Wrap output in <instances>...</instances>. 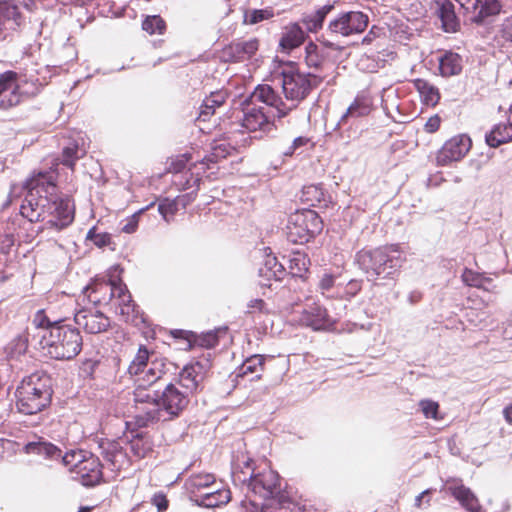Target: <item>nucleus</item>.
I'll return each mask as SVG.
<instances>
[{
	"label": "nucleus",
	"mask_w": 512,
	"mask_h": 512,
	"mask_svg": "<svg viewBox=\"0 0 512 512\" xmlns=\"http://www.w3.org/2000/svg\"><path fill=\"white\" fill-rule=\"evenodd\" d=\"M472 141L465 134L457 135L447 140L436 156L438 166H447L460 161L471 149Z\"/></svg>",
	"instance_id": "4468645a"
},
{
	"label": "nucleus",
	"mask_w": 512,
	"mask_h": 512,
	"mask_svg": "<svg viewBox=\"0 0 512 512\" xmlns=\"http://www.w3.org/2000/svg\"><path fill=\"white\" fill-rule=\"evenodd\" d=\"M371 111V101L364 95H358L342 115L338 122V126H343L350 118H358L366 116Z\"/></svg>",
	"instance_id": "c85d7f7f"
},
{
	"label": "nucleus",
	"mask_w": 512,
	"mask_h": 512,
	"mask_svg": "<svg viewBox=\"0 0 512 512\" xmlns=\"http://www.w3.org/2000/svg\"><path fill=\"white\" fill-rule=\"evenodd\" d=\"M33 325L36 329H39L38 337L44 333V331H47L50 329L52 325H60L58 322H51L45 315L44 311L40 310L36 313L33 319Z\"/></svg>",
	"instance_id": "49530a36"
},
{
	"label": "nucleus",
	"mask_w": 512,
	"mask_h": 512,
	"mask_svg": "<svg viewBox=\"0 0 512 512\" xmlns=\"http://www.w3.org/2000/svg\"><path fill=\"white\" fill-rule=\"evenodd\" d=\"M0 108L8 109L16 106L21 101L18 92L17 74L13 71H6L0 75Z\"/></svg>",
	"instance_id": "412c9836"
},
{
	"label": "nucleus",
	"mask_w": 512,
	"mask_h": 512,
	"mask_svg": "<svg viewBox=\"0 0 512 512\" xmlns=\"http://www.w3.org/2000/svg\"><path fill=\"white\" fill-rule=\"evenodd\" d=\"M369 24V17L362 11L341 12L331 19L327 32L335 37H349L363 33Z\"/></svg>",
	"instance_id": "9b49d317"
},
{
	"label": "nucleus",
	"mask_w": 512,
	"mask_h": 512,
	"mask_svg": "<svg viewBox=\"0 0 512 512\" xmlns=\"http://www.w3.org/2000/svg\"><path fill=\"white\" fill-rule=\"evenodd\" d=\"M436 7L443 30L447 33L457 32L460 28V21L455 13L453 3L450 0H437Z\"/></svg>",
	"instance_id": "a878e982"
},
{
	"label": "nucleus",
	"mask_w": 512,
	"mask_h": 512,
	"mask_svg": "<svg viewBox=\"0 0 512 512\" xmlns=\"http://www.w3.org/2000/svg\"><path fill=\"white\" fill-rule=\"evenodd\" d=\"M486 143L492 147L497 148L504 143L512 140V124L501 123L495 125L492 130L485 136Z\"/></svg>",
	"instance_id": "2f4dec72"
},
{
	"label": "nucleus",
	"mask_w": 512,
	"mask_h": 512,
	"mask_svg": "<svg viewBox=\"0 0 512 512\" xmlns=\"http://www.w3.org/2000/svg\"><path fill=\"white\" fill-rule=\"evenodd\" d=\"M210 368L207 359L186 365L180 372L179 385L188 394L196 392Z\"/></svg>",
	"instance_id": "a211bd4d"
},
{
	"label": "nucleus",
	"mask_w": 512,
	"mask_h": 512,
	"mask_svg": "<svg viewBox=\"0 0 512 512\" xmlns=\"http://www.w3.org/2000/svg\"><path fill=\"white\" fill-rule=\"evenodd\" d=\"M248 314H268L270 312V309L267 305V303L259 298L251 299L247 303V311Z\"/></svg>",
	"instance_id": "09e8293b"
},
{
	"label": "nucleus",
	"mask_w": 512,
	"mask_h": 512,
	"mask_svg": "<svg viewBox=\"0 0 512 512\" xmlns=\"http://www.w3.org/2000/svg\"><path fill=\"white\" fill-rule=\"evenodd\" d=\"M119 280L120 279H95L83 289L84 297L95 305L111 304L116 295Z\"/></svg>",
	"instance_id": "f3484780"
},
{
	"label": "nucleus",
	"mask_w": 512,
	"mask_h": 512,
	"mask_svg": "<svg viewBox=\"0 0 512 512\" xmlns=\"http://www.w3.org/2000/svg\"><path fill=\"white\" fill-rule=\"evenodd\" d=\"M348 287L351 289V295H355L360 290V285L357 281H350Z\"/></svg>",
	"instance_id": "774afa93"
},
{
	"label": "nucleus",
	"mask_w": 512,
	"mask_h": 512,
	"mask_svg": "<svg viewBox=\"0 0 512 512\" xmlns=\"http://www.w3.org/2000/svg\"><path fill=\"white\" fill-rule=\"evenodd\" d=\"M448 491L469 512H482V506L475 494L464 485L449 486Z\"/></svg>",
	"instance_id": "cd10ccee"
},
{
	"label": "nucleus",
	"mask_w": 512,
	"mask_h": 512,
	"mask_svg": "<svg viewBox=\"0 0 512 512\" xmlns=\"http://www.w3.org/2000/svg\"><path fill=\"white\" fill-rule=\"evenodd\" d=\"M215 482V477L212 474L209 473H200L195 474L189 477V479L186 482V488L194 497V500L196 498H199V495L201 493L206 492L205 490L208 489L212 484Z\"/></svg>",
	"instance_id": "473e14b6"
},
{
	"label": "nucleus",
	"mask_w": 512,
	"mask_h": 512,
	"mask_svg": "<svg viewBox=\"0 0 512 512\" xmlns=\"http://www.w3.org/2000/svg\"><path fill=\"white\" fill-rule=\"evenodd\" d=\"M76 474L84 486H93L98 484L102 478L99 458L88 452L76 469Z\"/></svg>",
	"instance_id": "b1692460"
},
{
	"label": "nucleus",
	"mask_w": 512,
	"mask_h": 512,
	"mask_svg": "<svg viewBox=\"0 0 512 512\" xmlns=\"http://www.w3.org/2000/svg\"><path fill=\"white\" fill-rule=\"evenodd\" d=\"M138 213L133 214L124 220L121 231L127 234L134 233L138 227Z\"/></svg>",
	"instance_id": "6e6d98bb"
},
{
	"label": "nucleus",
	"mask_w": 512,
	"mask_h": 512,
	"mask_svg": "<svg viewBox=\"0 0 512 512\" xmlns=\"http://www.w3.org/2000/svg\"><path fill=\"white\" fill-rule=\"evenodd\" d=\"M356 262L367 279L375 281L378 278H392L404 262V257L398 245H391L375 250H361L356 255Z\"/></svg>",
	"instance_id": "423d86ee"
},
{
	"label": "nucleus",
	"mask_w": 512,
	"mask_h": 512,
	"mask_svg": "<svg viewBox=\"0 0 512 512\" xmlns=\"http://www.w3.org/2000/svg\"><path fill=\"white\" fill-rule=\"evenodd\" d=\"M306 37V31L303 30L300 23H289L283 28L279 45L283 51L290 52L302 45Z\"/></svg>",
	"instance_id": "393cba45"
},
{
	"label": "nucleus",
	"mask_w": 512,
	"mask_h": 512,
	"mask_svg": "<svg viewBox=\"0 0 512 512\" xmlns=\"http://www.w3.org/2000/svg\"><path fill=\"white\" fill-rule=\"evenodd\" d=\"M251 101L265 104L269 108L266 111L275 115V118L279 120L292 110V107H288V103L284 102L278 92L269 84L258 85L251 95Z\"/></svg>",
	"instance_id": "ddd939ff"
},
{
	"label": "nucleus",
	"mask_w": 512,
	"mask_h": 512,
	"mask_svg": "<svg viewBox=\"0 0 512 512\" xmlns=\"http://www.w3.org/2000/svg\"><path fill=\"white\" fill-rule=\"evenodd\" d=\"M462 281L471 287L484 288L485 282H490L489 278H486L483 274L475 272L471 269H464L462 273Z\"/></svg>",
	"instance_id": "37998d69"
},
{
	"label": "nucleus",
	"mask_w": 512,
	"mask_h": 512,
	"mask_svg": "<svg viewBox=\"0 0 512 512\" xmlns=\"http://www.w3.org/2000/svg\"><path fill=\"white\" fill-rule=\"evenodd\" d=\"M264 357L262 355H253L247 358L239 367V376H251L250 380L261 378L263 371Z\"/></svg>",
	"instance_id": "f704fd0d"
},
{
	"label": "nucleus",
	"mask_w": 512,
	"mask_h": 512,
	"mask_svg": "<svg viewBox=\"0 0 512 512\" xmlns=\"http://www.w3.org/2000/svg\"><path fill=\"white\" fill-rule=\"evenodd\" d=\"M305 61L308 67L318 69L325 62V55L323 49L319 48L313 42H310L305 47Z\"/></svg>",
	"instance_id": "e433bc0d"
},
{
	"label": "nucleus",
	"mask_w": 512,
	"mask_h": 512,
	"mask_svg": "<svg viewBox=\"0 0 512 512\" xmlns=\"http://www.w3.org/2000/svg\"><path fill=\"white\" fill-rule=\"evenodd\" d=\"M216 108L208 106L206 103V99L203 100L202 105L200 106L199 118L202 121H207L214 113Z\"/></svg>",
	"instance_id": "13d9d810"
},
{
	"label": "nucleus",
	"mask_w": 512,
	"mask_h": 512,
	"mask_svg": "<svg viewBox=\"0 0 512 512\" xmlns=\"http://www.w3.org/2000/svg\"><path fill=\"white\" fill-rule=\"evenodd\" d=\"M75 323L89 334L105 332L110 326L109 318L95 308H81L74 314Z\"/></svg>",
	"instance_id": "dca6fc26"
},
{
	"label": "nucleus",
	"mask_w": 512,
	"mask_h": 512,
	"mask_svg": "<svg viewBox=\"0 0 512 512\" xmlns=\"http://www.w3.org/2000/svg\"><path fill=\"white\" fill-rule=\"evenodd\" d=\"M87 238L98 247H103L110 243V236L106 233H97L95 228L89 230Z\"/></svg>",
	"instance_id": "603ef678"
},
{
	"label": "nucleus",
	"mask_w": 512,
	"mask_h": 512,
	"mask_svg": "<svg viewBox=\"0 0 512 512\" xmlns=\"http://www.w3.org/2000/svg\"><path fill=\"white\" fill-rule=\"evenodd\" d=\"M83 339L78 328L52 325L40 336L39 346L44 355L56 360H71L82 349Z\"/></svg>",
	"instance_id": "39448f33"
},
{
	"label": "nucleus",
	"mask_w": 512,
	"mask_h": 512,
	"mask_svg": "<svg viewBox=\"0 0 512 512\" xmlns=\"http://www.w3.org/2000/svg\"><path fill=\"white\" fill-rule=\"evenodd\" d=\"M414 87L419 92L422 101L428 106H435L440 100V93L437 87L424 79H416Z\"/></svg>",
	"instance_id": "c9c22d12"
},
{
	"label": "nucleus",
	"mask_w": 512,
	"mask_h": 512,
	"mask_svg": "<svg viewBox=\"0 0 512 512\" xmlns=\"http://www.w3.org/2000/svg\"><path fill=\"white\" fill-rule=\"evenodd\" d=\"M251 465L252 459L250 458L243 460V466L237 463L234 469H240V471H234V477L243 483L248 481L249 489L262 498L266 499L278 494L280 491L279 475L271 469H265L255 474Z\"/></svg>",
	"instance_id": "6e6552de"
},
{
	"label": "nucleus",
	"mask_w": 512,
	"mask_h": 512,
	"mask_svg": "<svg viewBox=\"0 0 512 512\" xmlns=\"http://www.w3.org/2000/svg\"><path fill=\"white\" fill-rule=\"evenodd\" d=\"M299 321L302 325L310 327L313 330H326L331 328L334 324L327 310L318 304H313L305 308L301 313Z\"/></svg>",
	"instance_id": "aec40b11"
},
{
	"label": "nucleus",
	"mask_w": 512,
	"mask_h": 512,
	"mask_svg": "<svg viewBox=\"0 0 512 512\" xmlns=\"http://www.w3.org/2000/svg\"><path fill=\"white\" fill-rule=\"evenodd\" d=\"M321 230L322 220L315 211H297L288 219L286 236L291 243L304 244Z\"/></svg>",
	"instance_id": "1a4fd4ad"
},
{
	"label": "nucleus",
	"mask_w": 512,
	"mask_h": 512,
	"mask_svg": "<svg viewBox=\"0 0 512 512\" xmlns=\"http://www.w3.org/2000/svg\"><path fill=\"white\" fill-rule=\"evenodd\" d=\"M229 149V146L224 143L214 146L211 154L203 158L200 162L201 169L205 170L206 168H209V163H215L220 159L225 158L229 154Z\"/></svg>",
	"instance_id": "79ce46f5"
},
{
	"label": "nucleus",
	"mask_w": 512,
	"mask_h": 512,
	"mask_svg": "<svg viewBox=\"0 0 512 512\" xmlns=\"http://www.w3.org/2000/svg\"><path fill=\"white\" fill-rule=\"evenodd\" d=\"M288 262L289 273L294 277H302L303 274L308 270L309 260L303 253H293Z\"/></svg>",
	"instance_id": "4c0bfd02"
},
{
	"label": "nucleus",
	"mask_w": 512,
	"mask_h": 512,
	"mask_svg": "<svg viewBox=\"0 0 512 512\" xmlns=\"http://www.w3.org/2000/svg\"><path fill=\"white\" fill-rule=\"evenodd\" d=\"M231 499V493L228 489H217L201 493L199 498L195 499L197 505L206 508H215L226 505Z\"/></svg>",
	"instance_id": "c756f323"
},
{
	"label": "nucleus",
	"mask_w": 512,
	"mask_h": 512,
	"mask_svg": "<svg viewBox=\"0 0 512 512\" xmlns=\"http://www.w3.org/2000/svg\"><path fill=\"white\" fill-rule=\"evenodd\" d=\"M439 72L443 77L459 75L463 68L462 57L455 52L445 51L438 57Z\"/></svg>",
	"instance_id": "bb28decb"
},
{
	"label": "nucleus",
	"mask_w": 512,
	"mask_h": 512,
	"mask_svg": "<svg viewBox=\"0 0 512 512\" xmlns=\"http://www.w3.org/2000/svg\"><path fill=\"white\" fill-rule=\"evenodd\" d=\"M227 328H221L214 331H208L201 335L199 344L206 348L215 347L219 341V334H226Z\"/></svg>",
	"instance_id": "a18cd8bd"
},
{
	"label": "nucleus",
	"mask_w": 512,
	"mask_h": 512,
	"mask_svg": "<svg viewBox=\"0 0 512 512\" xmlns=\"http://www.w3.org/2000/svg\"><path fill=\"white\" fill-rule=\"evenodd\" d=\"M33 0H4L0 2V33L4 30L7 22L19 26L22 20L20 7L31 10Z\"/></svg>",
	"instance_id": "4be33fe9"
},
{
	"label": "nucleus",
	"mask_w": 512,
	"mask_h": 512,
	"mask_svg": "<svg viewBox=\"0 0 512 512\" xmlns=\"http://www.w3.org/2000/svg\"><path fill=\"white\" fill-rule=\"evenodd\" d=\"M321 82V76L300 72L293 68L284 69L278 79V83L281 85L285 95L286 103H288V107H292V110Z\"/></svg>",
	"instance_id": "0eeeda50"
},
{
	"label": "nucleus",
	"mask_w": 512,
	"mask_h": 512,
	"mask_svg": "<svg viewBox=\"0 0 512 512\" xmlns=\"http://www.w3.org/2000/svg\"><path fill=\"white\" fill-rule=\"evenodd\" d=\"M503 415H504L505 420L508 423L512 424V405L504 408Z\"/></svg>",
	"instance_id": "69168bd1"
},
{
	"label": "nucleus",
	"mask_w": 512,
	"mask_h": 512,
	"mask_svg": "<svg viewBox=\"0 0 512 512\" xmlns=\"http://www.w3.org/2000/svg\"><path fill=\"white\" fill-rule=\"evenodd\" d=\"M441 119L439 116L435 115L428 119L425 124V130L429 133L436 132L440 127Z\"/></svg>",
	"instance_id": "bf43d9fd"
},
{
	"label": "nucleus",
	"mask_w": 512,
	"mask_h": 512,
	"mask_svg": "<svg viewBox=\"0 0 512 512\" xmlns=\"http://www.w3.org/2000/svg\"><path fill=\"white\" fill-rule=\"evenodd\" d=\"M158 211L162 217L168 221V215H173L176 211V204L166 199L159 203Z\"/></svg>",
	"instance_id": "5fc2aeb1"
},
{
	"label": "nucleus",
	"mask_w": 512,
	"mask_h": 512,
	"mask_svg": "<svg viewBox=\"0 0 512 512\" xmlns=\"http://www.w3.org/2000/svg\"><path fill=\"white\" fill-rule=\"evenodd\" d=\"M200 180L201 179H200L199 173H197V175L195 177L191 173V177L189 179H187L184 184H182L180 181H179V184H181L183 186V189H189V188H193V187H198ZM174 182L178 183V180L175 179Z\"/></svg>",
	"instance_id": "680f3d73"
},
{
	"label": "nucleus",
	"mask_w": 512,
	"mask_h": 512,
	"mask_svg": "<svg viewBox=\"0 0 512 512\" xmlns=\"http://www.w3.org/2000/svg\"><path fill=\"white\" fill-rule=\"evenodd\" d=\"M24 451L27 454L43 456L45 459L49 460H60L64 466L68 467L74 473H76L79 464L88 454L87 451L83 450H71L62 455V451L57 446L43 440L28 442L24 446Z\"/></svg>",
	"instance_id": "9d476101"
},
{
	"label": "nucleus",
	"mask_w": 512,
	"mask_h": 512,
	"mask_svg": "<svg viewBox=\"0 0 512 512\" xmlns=\"http://www.w3.org/2000/svg\"><path fill=\"white\" fill-rule=\"evenodd\" d=\"M258 40L253 38L246 41H238L226 46L221 53L225 62H238L249 59L258 50Z\"/></svg>",
	"instance_id": "5701e85b"
},
{
	"label": "nucleus",
	"mask_w": 512,
	"mask_h": 512,
	"mask_svg": "<svg viewBox=\"0 0 512 512\" xmlns=\"http://www.w3.org/2000/svg\"><path fill=\"white\" fill-rule=\"evenodd\" d=\"M227 97L228 93L226 90H218L211 92L205 99L208 106L210 105V107L218 108L225 103Z\"/></svg>",
	"instance_id": "3c124183"
},
{
	"label": "nucleus",
	"mask_w": 512,
	"mask_h": 512,
	"mask_svg": "<svg viewBox=\"0 0 512 512\" xmlns=\"http://www.w3.org/2000/svg\"><path fill=\"white\" fill-rule=\"evenodd\" d=\"M286 274V269L282 263L278 262L275 256H267L263 266L259 268L260 277L270 281L275 279L277 281L282 280Z\"/></svg>",
	"instance_id": "72a5a7b5"
},
{
	"label": "nucleus",
	"mask_w": 512,
	"mask_h": 512,
	"mask_svg": "<svg viewBox=\"0 0 512 512\" xmlns=\"http://www.w3.org/2000/svg\"><path fill=\"white\" fill-rule=\"evenodd\" d=\"M419 407L424 414L425 418L440 420L442 417L439 414V404L430 399H423L419 402Z\"/></svg>",
	"instance_id": "c03bdc74"
},
{
	"label": "nucleus",
	"mask_w": 512,
	"mask_h": 512,
	"mask_svg": "<svg viewBox=\"0 0 512 512\" xmlns=\"http://www.w3.org/2000/svg\"><path fill=\"white\" fill-rule=\"evenodd\" d=\"M429 493H431V489H427V490L423 491L422 493H420L415 499V506L421 507L422 499L424 498L425 495H428Z\"/></svg>",
	"instance_id": "338daca9"
},
{
	"label": "nucleus",
	"mask_w": 512,
	"mask_h": 512,
	"mask_svg": "<svg viewBox=\"0 0 512 512\" xmlns=\"http://www.w3.org/2000/svg\"><path fill=\"white\" fill-rule=\"evenodd\" d=\"M152 503L157 507L159 512H164L168 508V500L163 493H157L152 498Z\"/></svg>",
	"instance_id": "4d7b16f0"
},
{
	"label": "nucleus",
	"mask_w": 512,
	"mask_h": 512,
	"mask_svg": "<svg viewBox=\"0 0 512 512\" xmlns=\"http://www.w3.org/2000/svg\"><path fill=\"white\" fill-rule=\"evenodd\" d=\"M142 29L150 35H162L166 30V23L159 15L147 16L142 23Z\"/></svg>",
	"instance_id": "ea45409f"
},
{
	"label": "nucleus",
	"mask_w": 512,
	"mask_h": 512,
	"mask_svg": "<svg viewBox=\"0 0 512 512\" xmlns=\"http://www.w3.org/2000/svg\"><path fill=\"white\" fill-rule=\"evenodd\" d=\"M238 117L241 126L248 132L269 133L275 127V115H271L264 107L248 106Z\"/></svg>",
	"instance_id": "f8f14e48"
},
{
	"label": "nucleus",
	"mask_w": 512,
	"mask_h": 512,
	"mask_svg": "<svg viewBox=\"0 0 512 512\" xmlns=\"http://www.w3.org/2000/svg\"><path fill=\"white\" fill-rule=\"evenodd\" d=\"M52 380L44 371L24 377L16 389V407L25 415L41 412L51 402Z\"/></svg>",
	"instance_id": "20e7f679"
},
{
	"label": "nucleus",
	"mask_w": 512,
	"mask_h": 512,
	"mask_svg": "<svg viewBox=\"0 0 512 512\" xmlns=\"http://www.w3.org/2000/svg\"><path fill=\"white\" fill-rule=\"evenodd\" d=\"M100 448L102 449L103 457L115 466L119 458L123 457L122 447L117 442H106L102 443Z\"/></svg>",
	"instance_id": "a19ab883"
},
{
	"label": "nucleus",
	"mask_w": 512,
	"mask_h": 512,
	"mask_svg": "<svg viewBox=\"0 0 512 512\" xmlns=\"http://www.w3.org/2000/svg\"><path fill=\"white\" fill-rule=\"evenodd\" d=\"M77 145L67 146L63 149V164L72 168L75 161L81 157Z\"/></svg>",
	"instance_id": "8fccbe9b"
},
{
	"label": "nucleus",
	"mask_w": 512,
	"mask_h": 512,
	"mask_svg": "<svg viewBox=\"0 0 512 512\" xmlns=\"http://www.w3.org/2000/svg\"><path fill=\"white\" fill-rule=\"evenodd\" d=\"M471 22L482 24L489 16L500 13L502 5L498 0H455Z\"/></svg>",
	"instance_id": "2eb2a0df"
},
{
	"label": "nucleus",
	"mask_w": 512,
	"mask_h": 512,
	"mask_svg": "<svg viewBox=\"0 0 512 512\" xmlns=\"http://www.w3.org/2000/svg\"><path fill=\"white\" fill-rule=\"evenodd\" d=\"M307 139L304 137H297L293 140L291 146L296 150L298 147H301L307 143Z\"/></svg>",
	"instance_id": "0e129e2a"
},
{
	"label": "nucleus",
	"mask_w": 512,
	"mask_h": 512,
	"mask_svg": "<svg viewBox=\"0 0 512 512\" xmlns=\"http://www.w3.org/2000/svg\"><path fill=\"white\" fill-rule=\"evenodd\" d=\"M28 347V339L24 334L17 335L5 347V353L9 358H18L23 355Z\"/></svg>",
	"instance_id": "58836bf2"
},
{
	"label": "nucleus",
	"mask_w": 512,
	"mask_h": 512,
	"mask_svg": "<svg viewBox=\"0 0 512 512\" xmlns=\"http://www.w3.org/2000/svg\"><path fill=\"white\" fill-rule=\"evenodd\" d=\"M273 15V11L270 8L255 9L246 14L245 21L249 24H256L263 20L270 19Z\"/></svg>",
	"instance_id": "de8ad7c7"
},
{
	"label": "nucleus",
	"mask_w": 512,
	"mask_h": 512,
	"mask_svg": "<svg viewBox=\"0 0 512 512\" xmlns=\"http://www.w3.org/2000/svg\"><path fill=\"white\" fill-rule=\"evenodd\" d=\"M499 33L503 40L512 43V16H508L503 19Z\"/></svg>",
	"instance_id": "864d4df0"
},
{
	"label": "nucleus",
	"mask_w": 512,
	"mask_h": 512,
	"mask_svg": "<svg viewBox=\"0 0 512 512\" xmlns=\"http://www.w3.org/2000/svg\"><path fill=\"white\" fill-rule=\"evenodd\" d=\"M165 367L162 359H151L148 349L143 345L139 347L128 367L134 383V409L156 399V392L167 373Z\"/></svg>",
	"instance_id": "f03ea898"
},
{
	"label": "nucleus",
	"mask_w": 512,
	"mask_h": 512,
	"mask_svg": "<svg viewBox=\"0 0 512 512\" xmlns=\"http://www.w3.org/2000/svg\"><path fill=\"white\" fill-rule=\"evenodd\" d=\"M110 305L115 309L116 313L120 314L127 322H135L138 317V309L126 285L121 279L116 288V295Z\"/></svg>",
	"instance_id": "6ab92c4d"
},
{
	"label": "nucleus",
	"mask_w": 512,
	"mask_h": 512,
	"mask_svg": "<svg viewBox=\"0 0 512 512\" xmlns=\"http://www.w3.org/2000/svg\"><path fill=\"white\" fill-rule=\"evenodd\" d=\"M56 175L52 171L34 173L23 186L12 185L8 205L26 190L25 198L20 207V214L30 222L45 221L46 225L62 230L74 220V204L68 197L56 194Z\"/></svg>",
	"instance_id": "f257e3e1"
},
{
	"label": "nucleus",
	"mask_w": 512,
	"mask_h": 512,
	"mask_svg": "<svg viewBox=\"0 0 512 512\" xmlns=\"http://www.w3.org/2000/svg\"><path fill=\"white\" fill-rule=\"evenodd\" d=\"M189 395L177 384L168 383L160 392H156L155 400L140 405L134 411V418L139 427H147L157 421H167L178 417L189 403Z\"/></svg>",
	"instance_id": "7ed1b4c3"
},
{
	"label": "nucleus",
	"mask_w": 512,
	"mask_h": 512,
	"mask_svg": "<svg viewBox=\"0 0 512 512\" xmlns=\"http://www.w3.org/2000/svg\"><path fill=\"white\" fill-rule=\"evenodd\" d=\"M333 9V5H324L310 14H304L301 18V23L306 28L307 32L316 33L322 27L326 16Z\"/></svg>",
	"instance_id": "7c9ffc66"
},
{
	"label": "nucleus",
	"mask_w": 512,
	"mask_h": 512,
	"mask_svg": "<svg viewBox=\"0 0 512 512\" xmlns=\"http://www.w3.org/2000/svg\"><path fill=\"white\" fill-rule=\"evenodd\" d=\"M173 171L176 174V177H179L178 174L185 168V161L183 159L177 160L173 164Z\"/></svg>",
	"instance_id": "e2e57ef3"
},
{
	"label": "nucleus",
	"mask_w": 512,
	"mask_h": 512,
	"mask_svg": "<svg viewBox=\"0 0 512 512\" xmlns=\"http://www.w3.org/2000/svg\"><path fill=\"white\" fill-rule=\"evenodd\" d=\"M333 285L334 277L331 274H324L319 282V287L323 292L330 290Z\"/></svg>",
	"instance_id": "052dcab7"
}]
</instances>
